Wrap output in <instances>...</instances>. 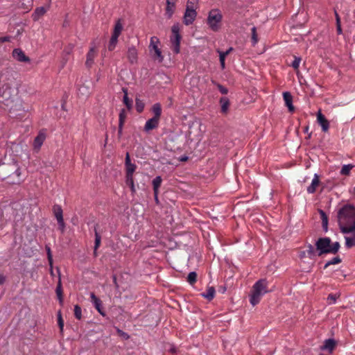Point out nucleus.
Returning a JSON list of instances; mask_svg holds the SVG:
<instances>
[{
    "mask_svg": "<svg viewBox=\"0 0 355 355\" xmlns=\"http://www.w3.org/2000/svg\"><path fill=\"white\" fill-rule=\"evenodd\" d=\"M6 280V277L4 275L0 274V285L3 284Z\"/></svg>",
    "mask_w": 355,
    "mask_h": 355,
    "instance_id": "nucleus-57",
    "label": "nucleus"
},
{
    "mask_svg": "<svg viewBox=\"0 0 355 355\" xmlns=\"http://www.w3.org/2000/svg\"><path fill=\"white\" fill-rule=\"evenodd\" d=\"M0 96L6 106H9L19 98L18 89L12 86L10 83H5L0 87Z\"/></svg>",
    "mask_w": 355,
    "mask_h": 355,
    "instance_id": "nucleus-3",
    "label": "nucleus"
},
{
    "mask_svg": "<svg viewBox=\"0 0 355 355\" xmlns=\"http://www.w3.org/2000/svg\"><path fill=\"white\" fill-rule=\"evenodd\" d=\"M97 55V49L95 46H91L89 51L87 53V59L85 65L87 68H90L94 64L95 58Z\"/></svg>",
    "mask_w": 355,
    "mask_h": 355,
    "instance_id": "nucleus-15",
    "label": "nucleus"
},
{
    "mask_svg": "<svg viewBox=\"0 0 355 355\" xmlns=\"http://www.w3.org/2000/svg\"><path fill=\"white\" fill-rule=\"evenodd\" d=\"M162 182V179L160 176H157L153 180L152 184H153V190H154V193H155V200H157V192H158L159 188L161 186Z\"/></svg>",
    "mask_w": 355,
    "mask_h": 355,
    "instance_id": "nucleus-26",
    "label": "nucleus"
},
{
    "mask_svg": "<svg viewBox=\"0 0 355 355\" xmlns=\"http://www.w3.org/2000/svg\"><path fill=\"white\" fill-rule=\"evenodd\" d=\"M159 119L156 118H151L148 119L144 126V130L146 132L150 131L158 127Z\"/></svg>",
    "mask_w": 355,
    "mask_h": 355,
    "instance_id": "nucleus-18",
    "label": "nucleus"
},
{
    "mask_svg": "<svg viewBox=\"0 0 355 355\" xmlns=\"http://www.w3.org/2000/svg\"><path fill=\"white\" fill-rule=\"evenodd\" d=\"M322 220V225L324 230L326 232L327 231V227H328V217H324L321 218Z\"/></svg>",
    "mask_w": 355,
    "mask_h": 355,
    "instance_id": "nucleus-48",
    "label": "nucleus"
},
{
    "mask_svg": "<svg viewBox=\"0 0 355 355\" xmlns=\"http://www.w3.org/2000/svg\"><path fill=\"white\" fill-rule=\"evenodd\" d=\"M338 222L340 232L348 234L355 231V207L347 205L338 213Z\"/></svg>",
    "mask_w": 355,
    "mask_h": 355,
    "instance_id": "nucleus-1",
    "label": "nucleus"
},
{
    "mask_svg": "<svg viewBox=\"0 0 355 355\" xmlns=\"http://www.w3.org/2000/svg\"><path fill=\"white\" fill-rule=\"evenodd\" d=\"M169 351L172 353H175V349L174 347H171Z\"/></svg>",
    "mask_w": 355,
    "mask_h": 355,
    "instance_id": "nucleus-61",
    "label": "nucleus"
},
{
    "mask_svg": "<svg viewBox=\"0 0 355 355\" xmlns=\"http://www.w3.org/2000/svg\"><path fill=\"white\" fill-rule=\"evenodd\" d=\"M159 44L160 41L157 37L153 36L150 37L149 51L155 60L161 62L164 60V56L162 54L161 49L159 48Z\"/></svg>",
    "mask_w": 355,
    "mask_h": 355,
    "instance_id": "nucleus-7",
    "label": "nucleus"
},
{
    "mask_svg": "<svg viewBox=\"0 0 355 355\" xmlns=\"http://www.w3.org/2000/svg\"><path fill=\"white\" fill-rule=\"evenodd\" d=\"M126 57L128 60L131 64H135L138 60V51L135 46H129L126 52Z\"/></svg>",
    "mask_w": 355,
    "mask_h": 355,
    "instance_id": "nucleus-12",
    "label": "nucleus"
},
{
    "mask_svg": "<svg viewBox=\"0 0 355 355\" xmlns=\"http://www.w3.org/2000/svg\"><path fill=\"white\" fill-rule=\"evenodd\" d=\"M341 261H342V260L339 257H334L332 259H331L330 261H327L325 263L324 268H327L328 266H329L331 265L338 264Z\"/></svg>",
    "mask_w": 355,
    "mask_h": 355,
    "instance_id": "nucleus-36",
    "label": "nucleus"
},
{
    "mask_svg": "<svg viewBox=\"0 0 355 355\" xmlns=\"http://www.w3.org/2000/svg\"><path fill=\"white\" fill-rule=\"evenodd\" d=\"M197 16V12L195 9L186 8V11L184 15V23L186 25L191 24Z\"/></svg>",
    "mask_w": 355,
    "mask_h": 355,
    "instance_id": "nucleus-14",
    "label": "nucleus"
},
{
    "mask_svg": "<svg viewBox=\"0 0 355 355\" xmlns=\"http://www.w3.org/2000/svg\"><path fill=\"white\" fill-rule=\"evenodd\" d=\"M323 187V184L320 180V176L318 174H315L311 184L307 187V192L313 193L319 189L322 190Z\"/></svg>",
    "mask_w": 355,
    "mask_h": 355,
    "instance_id": "nucleus-10",
    "label": "nucleus"
},
{
    "mask_svg": "<svg viewBox=\"0 0 355 355\" xmlns=\"http://www.w3.org/2000/svg\"><path fill=\"white\" fill-rule=\"evenodd\" d=\"M233 50V48H230L228 50H227L226 51L223 52L225 55H228L231 51H232Z\"/></svg>",
    "mask_w": 355,
    "mask_h": 355,
    "instance_id": "nucleus-59",
    "label": "nucleus"
},
{
    "mask_svg": "<svg viewBox=\"0 0 355 355\" xmlns=\"http://www.w3.org/2000/svg\"><path fill=\"white\" fill-rule=\"evenodd\" d=\"M126 184L130 187L132 191L135 190V184L133 175H125Z\"/></svg>",
    "mask_w": 355,
    "mask_h": 355,
    "instance_id": "nucleus-35",
    "label": "nucleus"
},
{
    "mask_svg": "<svg viewBox=\"0 0 355 355\" xmlns=\"http://www.w3.org/2000/svg\"><path fill=\"white\" fill-rule=\"evenodd\" d=\"M197 274L195 272H191L187 277V281L191 284H193L196 282Z\"/></svg>",
    "mask_w": 355,
    "mask_h": 355,
    "instance_id": "nucleus-39",
    "label": "nucleus"
},
{
    "mask_svg": "<svg viewBox=\"0 0 355 355\" xmlns=\"http://www.w3.org/2000/svg\"><path fill=\"white\" fill-rule=\"evenodd\" d=\"M336 31H337V33L338 35L342 34L343 31H342V28H341V24H336Z\"/></svg>",
    "mask_w": 355,
    "mask_h": 355,
    "instance_id": "nucleus-52",
    "label": "nucleus"
},
{
    "mask_svg": "<svg viewBox=\"0 0 355 355\" xmlns=\"http://www.w3.org/2000/svg\"><path fill=\"white\" fill-rule=\"evenodd\" d=\"M222 19L223 15L220 11L218 9H212L209 12L207 24L213 31L216 32L220 28Z\"/></svg>",
    "mask_w": 355,
    "mask_h": 355,
    "instance_id": "nucleus-5",
    "label": "nucleus"
},
{
    "mask_svg": "<svg viewBox=\"0 0 355 355\" xmlns=\"http://www.w3.org/2000/svg\"><path fill=\"white\" fill-rule=\"evenodd\" d=\"M215 288L212 286L209 287L206 291L202 294V296L208 300H211L214 297Z\"/></svg>",
    "mask_w": 355,
    "mask_h": 355,
    "instance_id": "nucleus-32",
    "label": "nucleus"
},
{
    "mask_svg": "<svg viewBox=\"0 0 355 355\" xmlns=\"http://www.w3.org/2000/svg\"><path fill=\"white\" fill-rule=\"evenodd\" d=\"M47 11L44 7L37 8L33 14V19L34 21H37L40 17L43 16Z\"/></svg>",
    "mask_w": 355,
    "mask_h": 355,
    "instance_id": "nucleus-27",
    "label": "nucleus"
},
{
    "mask_svg": "<svg viewBox=\"0 0 355 355\" xmlns=\"http://www.w3.org/2000/svg\"><path fill=\"white\" fill-rule=\"evenodd\" d=\"M177 0H166V8L165 15L168 18H171L174 12L175 2Z\"/></svg>",
    "mask_w": 355,
    "mask_h": 355,
    "instance_id": "nucleus-22",
    "label": "nucleus"
},
{
    "mask_svg": "<svg viewBox=\"0 0 355 355\" xmlns=\"http://www.w3.org/2000/svg\"><path fill=\"white\" fill-rule=\"evenodd\" d=\"M144 110V105H140L138 101H137V110L139 112H141Z\"/></svg>",
    "mask_w": 355,
    "mask_h": 355,
    "instance_id": "nucleus-51",
    "label": "nucleus"
},
{
    "mask_svg": "<svg viewBox=\"0 0 355 355\" xmlns=\"http://www.w3.org/2000/svg\"><path fill=\"white\" fill-rule=\"evenodd\" d=\"M308 130H309V127H308V126H306V127L304 128V132H308Z\"/></svg>",
    "mask_w": 355,
    "mask_h": 355,
    "instance_id": "nucleus-63",
    "label": "nucleus"
},
{
    "mask_svg": "<svg viewBox=\"0 0 355 355\" xmlns=\"http://www.w3.org/2000/svg\"><path fill=\"white\" fill-rule=\"evenodd\" d=\"M220 65H221L222 68L224 69L225 65V62L223 61V62H220Z\"/></svg>",
    "mask_w": 355,
    "mask_h": 355,
    "instance_id": "nucleus-62",
    "label": "nucleus"
},
{
    "mask_svg": "<svg viewBox=\"0 0 355 355\" xmlns=\"http://www.w3.org/2000/svg\"><path fill=\"white\" fill-rule=\"evenodd\" d=\"M7 107L9 108L10 114H12V117L21 119L25 116L26 110L23 107L22 101L19 98L15 100L14 103H10Z\"/></svg>",
    "mask_w": 355,
    "mask_h": 355,
    "instance_id": "nucleus-6",
    "label": "nucleus"
},
{
    "mask_svg": "<svg viewBox=\"0 0 355 355\" xmlns=\"http://www.w3.org/2000/svg\"><path fill=\"white\" fill-rule=\"evenodd\" d=\"M300 62H301L300 58L295 57V59L291 64L292 67L295 70L298 69V68L300 67Z\"/></svg>",
    "mask_w": 355,
    "mask_h": 355,
    "instance_id": "nucleus-43",
    "label": "nucleus"
},
{
    "mask_svg": "<svg viewBox=\"0 0 355 355\" xmlns=\"http://www.w3.org/2000/svg\"><path fill=\"white\" fill-rule=\"evenodd\" d=\"M46 139V133L44 130L39 132L37 136L35 138L33 141V148L36 152H38Z\"/></svg>",
    "mask_w": 355,
    "mask_h": 355,
    "instance_id": "nucleus-13",
    "label": "nucleus"
},
{
    "mask_svg": "<svg viewBox=\"0 0 355 355\" xmlns=\"http://www.w3.org/2000/svg\"><path fill=\"white\" fill-rule=\"evenodd\" d=\"M268 292V282L266 279H261L257 281L252 287V294L250 295V303L252 306L257 304L261 297Z\"/></svg>",
    "mask_w": 355,
    "mask_h": 355,
    "instance_id": "nucleus-4",
    "label": "nucleus"
},
{
    "mask_svg": "<svg viewBox=\"0 0 355 355\" xmlns=\"http://www.w3.org/2000/svg\"><path fill=\"white\" fill-rule=\"evenodd\" d=\"M213 83H214L217 86L218 90L220 91V92L221 94H227L228 93V89L225 87L223 86L222 85H220L219 83H216L214 81H213Z\"/></svg>",
    "mask_w": 355,
    "mask_h": 355,
    "instance_id": "nucleus-46",
    "label": "nucleus"
},
{
    "mask_svg": "<svg viewBox=\"0 0 355 355\" xmlns=\"http://www.w3.org/2000/svg\"><path fill=\"white\" fill-rule=\"evenodd\" d=\"M55 293L59 300V302L61 305L63 304V296H62V283L60 278L58 280V285L55 289Z\"/></svg>",
    "mask_w": 355,
    "mask_h": 355,
    "instance_id": "nucleus-28",
    "label": "nucleus"
},
{
    "mask_svg": "<svg viewBox=\"0 0 355 355\" xmlns=\"http://www.w3.org/2000/svg\"><path fill=\"white\" fill-rule=\"evenodd\" d=\"M132 164L131 162L130 155L129 153H126L125 158V166L128 165V164Z\"/></svg>",
    "mask_w": 355,
    "mask_h": 355,
    "instance_id": "nucleus-49",
    "label": "nucleus"
},
{
    "mask_svg": "<svg viewBox=\"0 0 355 355\" xmlns=\"http://www.w3.org/2000/svg\"><path fill=\"white\" fill-rule=\"evenodd\" d=\"M252 41L254 44H255L258 42V37L257 34V29L255 27L252 28Z\"/></svg>",
    "mask_w": 355,
    "mask_h": 355,
    "instance_id": "nucleus-45",
    "label": "nucleus"
},
{
    "mask_svg": "<svg viewBox=\"0 0 355 355\" xmlns=\"http://www.w3.org/2000/svg\"><path fill=\"white\" fill-rule=\"evenodd\" d=\"M173 35L171 37V49L175 53H178L180 49L181 35L179 33L180 28L178 24H175L171 28Z\"/></svg>",
    "mask_w": 355,
    "mask_h": 355,
    "instance_id": "nucleus-8",
    "label": "nucleus"
},
{
    "mask_svg": "<svg viewBox=\"0 0 355 355\" xmlns=\"http://www.w3.org/2000/svg\"><path fill=\"white\" fill-rule=\"evenodd\" d=\"M12 55L14 58L19 62H27L29 60V58L26 56L24 53L19 49H14L12 52Z\"/></svg>",
    "mask_w": 355,
    "mask_h": 355,
    "instance_id": "nucleus-21",
    "label": "nucleus"
},
{
    "mask_svg": "<svg viewBox=\"0 0 355 355\" xmlns=\"http://www.w3.org/2000/svg\"><path fill=\"white\" fill-rule=\"evenodd\" d=\"M46 251H47V255L48 256H51L52 254H51V252L50 248L46 246Z\"/></svg>",
    "mask_w": 355,
    "mask_h": 355,
    "instance_id": "nucleus-60",
    "label": "nucleus"
},
{
    "mask_svg": "<svg viewBox=\"0 0 355 355\" xmlns=\"http://www.w3.org/2000/svg\"><path fill=\"white\" fill-rule=\"evenodd\" d=\"M118 39L119 38L111 36L107 45V49L110 51H112L115 49L118 43Z\"/></svg>",
    "mask_w": 355,
    "mask_h": 355,
    "instance_id": "nucleus-33",
    "label": "nucleus"
},
{
    "mask_svg": "<svg viewBox=\"0 0 355 355\" xmlns=\"http://www.w3.org/2000/svg\"><path fill=\"white\" fill-rule=\"evenodd\" d=\"M125 175H133L134 173L137 169L135 164L132 163L125 166Z\"/></svg>",
    "mask_w": 355,
    "mask_h": 355,
    "instance_id": "nucleus-34",
    "label": "nucleus"
},
{
    "mask_svg": "<svg viewBox=\"0 0 355 355\" xmlns=\"http://www.w3.org/2000/svg\"><path fill=\"white\" fill-rule=\"evenodd\" d=\"M73 49V45L71 44H69L67 46H65L64 51H63V55H62V67L66 64V62L68 61L69 55L72 53Z\"/></svg>",
    "mask_w": 355,
    "mask_h": 355,
    "instance_id": "nucleus-24",
    "label": "nucleus"
},
{
    "mask_svg": "<svg viewBox=\"0 0 355 355\" xmlns=\"http://www.w3.org/2000/svg\"><path fill=\"white\" fill-rule=\"evenodd\" d=\"M335 17H336V24H341L340 16L336 11H335Z\"/></svg>",
    "mask_w": 355,
    "mask_h": 355,
    "instance_id": "nucleus-54",
    "label": "nucleus"
},
{
    "mask_svg": "<svg viewBox=\"0 0 355 355\" xmlns=\"http://www.w3.org/2000/svg\"><path fill=\"white\" fill-rule=\"evenodd\" d=\"M319 213L320 214L321 218L327 216V214H325V212L323 210H322V209H319Z\"/></svg>",
    "mask_w": 355,
    "mask_h": 355,
    "instance_id": "nucleus-56",
    "label": "nucleus"
},
{
    "mask_svg": "<svg viewBox=\"0 0 355 355\" xmlns=\"http://www.w3.org/2000/svg\"><path fill=\"white\" fill-rule=\"evenodd\" d=\"M218 53H219V60H220V62H223L225 61V58H226V55L224 54L223 51H218Z\"/></svg>",
    "mask_w": 355,
    "mask_h": 355,
    "instance_id": "nucleus-50",
    "label": "nucleus"
},
{
    "mask_svg": "<svg viewBox=\"0 0 355 355\" xmlns=\"http://www.w3.org/2000/svg\"><path fill=\"white\" fill-rule=\"evenodd\" d=\"M336 344V341L334 339H327L324 340V345L320 347V349L331 352L335 348Z\"/></svg>",
    "mask_w": 355,
    "mask_h": 355,
    "instance_id": "nucleus-23",
    "label": "nucleus"
},
{
    "mask_svg": "<svg viewBox=\"0 0 355 355\" xmlns=\"http://www.w3.org/2000/svg\"><path fill=\"white\" fill-rule=\"evenodd\" d=\"M352 233H353L352 236H345V245L347 248L355 246V230Z\"/></svg>",
    "mask_w": 355,
    "mask_h": 355,
    "instance_id": "nucleus-30",
    "label": "nucleus"
},
{
    "mask_svg": "<svg viewBox=\"0 0 355 355\" xmlns=\"http://www.w3.org/2000/svg\"><path fill=\"white\" fill-rule=\"evenodd\" d=\"M117 331L119 334H121V336H123L125 338H128L129 336L127 335V334L123 332L120 329H117Z\"/></svg>",
    "mask_w": 355,
    "mask_h": 355,
    "instance_id": "nucleus-55",
    "label": "nucleus"
},
{
    "mask_svg": "<svg viewBox=\"0 0 355 355\" xmlns=\"http://www.w3.org/2000/svg\"><path fill=\"white\" fill-rule=\"evenodd\" d=\"M353 165H351V164H347V165H344L342 168H341V171H340V173L341 175H349V173H350V171L352 170V168H353Z\"/></svg>",
    "mask_w": 355,
    "mask_h": 355,
    "instance_id": "nucleus-37",
    "label": "nucleus"
},
{
    "mask_svg": "<svg viewBox=\"0 0 355 355\" xmlns=\"http://www.w3.org/2000/svg\"><path fill=\"white\" fill-rule=\"evenodd\" d=\"M198 0H188L187 3V8L195 9Z\"/></svg>",
    "mask_w": 355,
    "mask_h": 355,
    "instance_id": "nucleus-41",
    "label": "nucleus"
},
{
    "mask_svg": "<svg viewBox=\"0 0 355 355\" xmlns=\"http://www.w3.org/2000/svg\"><path fill=\"white\" fill-rule=\"evenodd\" d=\"M317 121L321 125L322 131L327 132L329 130V123L320 111L317 114Z\"/></svg>",
    "mask_w": 355,
    "mask_h": 355,
    "instance_id": "nucleus-16",
    "label": "nucleus"
},
{
    "mask_svg": "<svg viewBox=\"0 0 355 355\" xmlns=\"http://www.w3.org/2000/svg\"><path fill=\"white\" fill-rule=\"evenodd\" d=\"M123 92H124L123 103L127 106V107L130 109L132 106V103L128 96L127 89L123 88Z\"/></svg>",
    "mask_w": 355,
    "mask_h": 355,
    "instance_id": "nucleus-38",
    "label": "nucleus"
},
{
    "mask_svg": "<svg viewBox=\"0 0 355 355\" xmlns=\"http://www.w3.org/2000/svg\"><path fill=\"white\" fill-rule=\"evenodd\" d=\"M339 297V295L336 294H329L327 297V301L329 304H334L336 302L337 298Z\"/></svg>",
    "mask_w": 355,
    "mask_h": 355,
    "instance_id": "nucleus-44",
    "label": "nucleus"
},
{
    "mask_svg": "<svg viewBox=\"0 0 355 355\" xmlns=\"http://www.w3.org/2000/svg\"><path fill=\"white\" fill-rule=\"evenodd\" d=\"M315 247L318 255L321 256L324 254H336L340 245L337 241L331 244L329 237H323L318 239L315 243Z\"/></svg>",
    "mask_w": 355,
    "mask_h": 355,
    "instance_id": "nucleus-2",
    "label": "nucleus"
},
{
    "mask_svg": "<svg viewBox=\"0 0 355 355\" xmlns=\"http://www.w3.org/2000/svg\"><path fill=\"white\" fill-rule=\"evenodd\" d=\"M219 103L221 107V112L223 114H226L228 112L230 105L229 99L227 97H221Z\"/></svg>",
    "mask_w": 355,
    "mask_h": 355,
    "instance_id": "nucleus-25",
    "label": "nucleus"
},
{
    "mask_svg": "<svg viewBox=\"0 0 355 355\" xmlns=\"http://www.w3.org/2000/svg\"><path fill=\"white\" fill-rule=\"evenodd\" d=\"M90 297H91V300H92V302L94 304L95 308L96 309V310L98 311V313L102 315H105V313L104 311H103V309H102V302H101V300L98 298L95 294L94 293H91L90 294Z\"/></svg>",
    "mask_w": 355,
    "mask_h": 355,
    "instance_id": "nucleus-17",
    "label": "nucleus"
},
{
    "mask_svg": "<svg viewBox=\"0 0 355 355\" xmlns=\"http://www.w3.org/2000/svg\"><path fill=\"white\" fill-rule=\"evenodd\" d=\"M53 213L54 216L57 219L58 223L60 225V228L62 231L64 230L65 224L63 219L62 209L60 206L55 205L53 207Z\"/></svg>",
    "mask_w": 355,
    "mask_h": 355,
    "instance_id": "nucleus-11",
    "label": "nucleus"
},
{
    "mask_svg": "<svg viewBox=\"0 0 355 355\" xmlns=\"http://www.w3.org/2000/svg\"><path fill=\"white\" fill-rule=\"evenodd\" d=\"M306 248V250L300 252L299 257L303 262H306L307 259L311 260V265H313L314 262L313 260L317 254V251L311 244L307 245Z\"/></svg>",
    "mask_w": 355,
    "mask_h": 355,
    "instance_id": "nucleus-9",
    "label": "nucleus"
},
{
    "mask_svg": "<svg viewBox=\"0 0 355 355\" xmlns=\"http://www.w3.org/2000/svg\"><path fill=\"white\" fill-rule=\"evenodd\" d=\"M48 260H49L50 266L52 267V264H53L52 255L51 256H48Z\"/></svg>",
    "mask_w": 355,
    "mask_h": 355,
    "instance_id": "nucleus-58",
    "label": "nucleus"
},
{
    "mask_svg": "<svg viewBox=\"0 0 355 355\" xmlns=\"http://www.w3.org/2000/svg\"><path fill=\"white\" fill-rule=\"evenodd\" d=\"M74 315L78 320H80L82 318V310L80 306L78 304L74 306Z\"/></svg>",
    "mask_w": 355,
    "mask_h": 355,
    "instance_id": "nucleus-40",
    "label": "nucleus"
},
{
    "mask_svg": "<svg viewBox=\"0 0 355 355\" xmlns=\"http://www.w3.org/2000/svg\"><path fill=\"white\" fill-rule=\"evenodd\" d=\"M101 243V236L97 232L96 230L95 229V245H94V250H96L100 245Z\"/></svg>",
    "mask_w": 355,
    "mask_h": 355,
    "instance_id": "nucleus-42",
    "label": "nucleus"
},
{
    "mask_svg": "<svg viewBox=\"0 0 355 355\" xmlns=\"http://www.w3.org/2000/svg\"><path fill=\"white\" fill-rule=\"evenodd\" d=\"M10 40V37H0V43L5 42H9Z\"/></svg>",
    "mask_w": 355,
    "mask_h": 355,
    "instance_id": "nucleus-53",
    "label": "nucleus"
},
{
    "mask_svg": "<svg viewBox=\"0 0 355 355\" xmlns=\"http://www.w3.org/2000/svg\"><path fill=\"white\" fill-rule=\"evenodd\" d=\"M123 29V24L121 23V20L119 19H118L114 26L113 31L112 33V37L119 38V37L121 35L122 31Z\"/></svg>",
    "mask_w": 355,
    "mask_h": 355,
    "instance_id": "nucleus-20",
    "label": "nucleus"
},
{
    "mask_svg": "<svg viewBox=\"0 0 355 355\" xmlns=\"http://www.w3.org/2000/svg\"><path fill=\"white\" fill-rule=\"evenodd\" d=\"M58 325H59V327H60V330L62 331L63 327H64V322H63V320L62 318V315H61L60 311H59L58 314Z\"/></svg>",
    "mask_w": 355,
    "mask_h": 355,
    "instance_id": "nucleus-47",
    "label": "nucleus"
},
{
    "mask_svg": "<svg viewBox=\"0 0 355 355\" xmlns=\"http://www.w3.org/2000/svg\"><path fill=\"white\" fill-rule=\"evenodd\" d=\"M126 111L125 109H122L119 113V132L121 133L122 128L126 118Z\"/></svg>",
    "mask_w": 355,
    "mask_h": 355,
    "instance_id": "nucleus-29",
    "label": "nucleus"
},
{
    "mask_svg": "<svg viewBox=\"0 0 355 355\" xmlns=\"http://www.w3.org/2000/svg\"><path fill=\"white\" fill-rule=\"evenodd\" d=\"M353 193L355 195V187L353 189Z\"/></svg>",
    "mask_w": 355,
    "mask_h": 355,
    "instance_id": "nucleus-64",
    "label": "nucleus"
},
{
    "mask_svg": "<svg viewBox=\"0 0 355 355\" xmlns=\"http://www.w3.org/2000/svg\"><path fill=\"white\" fill-rule=\"evenodd\" d=\"M152 111L154 114V118L160 119L162 114V107L159 103H155L152 107Z\"/></svg>",
    "mask_w": 355,
    "mask_h": 355,
    "instance_id": "nucleus-31",
    "label": "nucleus"
},
{
    "mask_svg": "<svg viewBox=\"0 0 355 355\" xmlns=\"http://www.w3.org/2000/svg\"><path fill=\"white\" fill-rule=\"evenodd\" d=\"M283 98L285 103L286 106L288 107V110L290 112H293L295 108L293 105V96L288 92H285L283 93Z\"/></svg>",
    "mask_w": 355,
    "mask_h": 355,
    "instance_id": "nucleus-19",
    "label": "nucleus"
}]
</instances>
